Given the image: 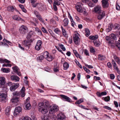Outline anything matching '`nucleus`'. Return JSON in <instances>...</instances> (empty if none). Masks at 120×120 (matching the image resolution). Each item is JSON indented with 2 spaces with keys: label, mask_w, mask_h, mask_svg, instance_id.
Wrapping results in <instances>:
<instances>
[{
  "label": "nucleus",
  "mask_w": 120,
  "mask_h": 120,
  "mask_svg": "<svg viewBox=\"0 0 120 120\" xmlns=\"http://www.w3.org/2000/svg\"><path fill=\"white\" fill-rule=\"evenodd\" d=\"M93 42L94 44V45L98 47L100 45V42L99 41H94Z\"/></svg>",
  "instance_id": "nucleus-42"
},
{
  "label": "nucleus",
  "mask_w": 120,
  "mask_h": 120,
  "mask_svg": "<svg viewBox=\"0 0 120 120\" xmlns=\"http://www.w3.org/2000/svg\"><path fill=\"white\" fill-rule=\"evenodd\" d=\"M69 22L67 18H65L63 21V25L64 26H67Z\"/></svg>",
  "instance_id": "nucleus-27"
},
{
  "label": "nucleus",
  "mask_w": 120,
  "mask_h": 120,
  "mask_svg": "<svg viewBox=\"0 0 120 120\" xmlns=\"http://www.w3.org/2000/svg\"><path fill=\"white\" fill-rule=\"evenodd\" d=\"M36 17L37 18L39 19V20L41 22H42L44 23V21L43 19L42 18L41 16L39 15H36Z\"/></svg>",
  "instance_id": "nucleus-41"
},
{
  "label": "nucleus",
  "mask_w": 120,
  "mask_h": 120,
  "mask_svg": "<svg viewBox=\"0 0 120 120\" xmlns=\"http://www.w3.org/2000/svg\"><path fill=\"white\" fill-rule=\"evenodd\" d=\"M78 106L84 109H85L87 110H89V109L88 108H86L83 105H78Z\"/></svg>",
  "instance_id": "nucleus-55"
},
{
  "label": "nucleus",
  "mask_w": 120,
  "mask_h": 120,
  "mask_svg": "<svg viewBox=\"0 0 120 120\" xmlns=\"http://www.w3.org/2000/svg\"><path fill=\"white\" fill-rule=\"evenodd\" d=\"M11 78L12 80L16 82L19 81L20 79L19 78L17 75H12L11 76Z\"/></svg>",
  "instance_id": "nucleus-20"
},
{
  "label": "nucleus",
  "mask_w": 120,
  "mask_h": 120,
  "mask_svg": "<svg viewBox=\"0 0 120 120\" xmlns=\"http://www.w3.org/2000/svg\"><path fill=\"white\" fill-rule=\"evenodd\" d=\"M65 119L66 116L64 113L60 112L57 114V120H65Z\"/></svg>",
  "instance_id": "nucleus-8"
},
{
  "label": "nucleus",
  "mask_w": 120,
  "mask_h": 120,
  "mask_svg": "<svg viewBox=\"0 0 120 120\" xmlns=\"http://www.w3.org/2000/svg\"><path fill=\"white\" fill-rule=\"evenodd\" d=\"M118 41H117L116 43V46L117 47L118 49L120 50V38H119V39Z\"/></svg>",
  "instance_id": "nucleus-38"
},
{
  "label": "nucleus",
  "mask_w": 120,
  "mask_h": 120,
  "mask_svg": "<svg viewBox=\"0 0 120 120\" xmlns=\"http://www.w3.org/2000/svg\"><path fill=\"white\" fill-rule=\"evenodd\" d=\"M84 53L86 56H89L90 55L87 49H85L84 51Z\"/></svg>",
  "instance_id": "nucleus-57"
},
{
  "label": "nucleus",
  "mask_w": 120,
  "mask_h": 120,
  "mask_svg": "<svg viewBox=\"0 0 120 120\" xmlns=\"http://www.w3.org/2000/svg\"><path fill=\"white\" fill-rule=\"evenodd\" d=\"M88 6L90 7H93L94 6V4L91 1H88L87 3Z\"/></svg>",
  "instance_id": "nucleus-46"
},
{
  "label": "nucleus",
  "mask_w": 120,
  "mask_h": 120,
  "mask_svg": "<svg viewBox=\"0 0 120 120\" xmlns=\"http://www.w3.org/2000/svg\"><path fill=\"white\" fill-rule=\"evenodd\" d=\"M30 2L32 6L34 8L38 7L39 3L36 2V1L34 0H30Z\"/></svg>",
  "instance_id": "nucleus-19"
},
{
  "label": "nucleus",
  "mask_w": 120,
  "mask_h": 120,
  "mask_svg": "<svg viewBox=\"0 0 120 120\" xmlns=\"http://www.w3.org/2000/svg\"><path fill=\"white\" fill-rule=\"evenodd\" d=\"M82 4L81 2L78 3L77 5L75 7V8L79 12L82 13L83 11V9L82 7Z\"/></svg>",
  "instance_id": "nucleus-6"
},
{
  "label": "nucleus",
  "mask_w": 120,
  "mask_h": 120,
  "mask_svg": "<svg viewBox=\"0 0 120 120\" xmlns=\"http://www.w3.org/2000/svg\"><path fill=\"white\" fill-rule=\"evenodd\" d=\"M108 0H103L102 1V6L103 8H105L109 5Z\"/></svg>",
  "instance_id": "nucleus-18"
},
{
  "label": "nucleus",
  "mask_w": 120,
  "mask_h": 120,
  "mask_svg": "<svg viewBox=\"0 0 120 120\" xmlns=\"http://www.w3.org/2000/svg\"><path fill=\"white\" fill-rule=\"evenodd\" d=\"M5 82V78L4 77H0V84L4 85Z\"/></svg>",
  "instance_id": "nucleus-26"
},
{
  "label": "nucleus",
  "mask_w": 120,
  "mask_h": 120,
  "mask_svg": "<svg viewBox=\"0 0 120 120\" xmlns=\"http://www.w3.org/2000/svg\"><path fill=\"white\" fill-rule=\"evenodd\" d=\"M89 39L91 40H95L98 39V35L95 36L90 35L89 37Z\"/></svg>",
  "instance_id": "nucleus-29"
},
{
  "label": "nucleus",
  "mask_w": 120,
  "mask_h": 120,
  "mask_svg": "<svg viewBox=\"0 0 120 120\" xmlns=\"http://www.w3.org/2000/svg\"><path fill=\"white\" fill-rule=\"evenodd\" d=\"M42 42L41 40H38L37 43L35 47V49L37 51H39L41 48L42 47Z\"/></svg>",
  "instance_id": "nucleus-7"
},
{
  "label": "nucleus",
  "mask_w": 120,
  "mask_h": 120,
  "mask_svg": "<svg viewBox=\"0 0 120 120\" xmlns=\"http://www.w3.org/2000/svg\"><path fill=\"white\" fill-rule=\"evenodd\" d=\"M49 103L48 101L45 103L41 102H39L38 105L39 111L43 114L46 113L49 110Z\"/></svg>",
  "instance_id": "nucleus-1"
},
{
  "label": "nucleus",
  "mask_w": 120,
  "mask_h": 120,
  "mask_svg": "<svg viewBox=\"0 0 120 120\" xmlns=\"http://www.w3.org/2000/svg\"><path fill=\"white\" fill-rule=\"evenodd\" d=\"M54 32L56 34H58L60 32L59 30L57 28L55 29L54 30Z\"/></svg>",
  "instance_id": "nucleus-61"
},
{
  "label": "nucleus",
  "mask_w": 120,
  "mask_h": 120,
  "mask_svg": "<svg viewBox=\"0 0 120 120\" xmlns=\"http://www.w3.org/2000/svg\"><path fill=\"white\" fill-rule=\"evenodd\" d=\"M116 8L117 10L120 11V7L118 4H116Z\"/></svg>",
  "instance_id": "nucleus-58"
},
{
  "label": "nucleus",
  "mask_w": 120,
  "mask_h": 120,
  "mask_svg": "<svg viewBox=\"0 0 120 120\" xmlns=\"http://www.w3.org/2000/svg\"><path fill=\"white\" fill-rule=\"evenodd\" d=\"M101 10V7L99 6L98 5L94 7V11L96 13H98Z\"/></svg>",
  "instance_id": "nucleus-17"
},
{
  "label": "nucleus",
  "mask_w": 120,
  "mask_h": 120,
  "mask_svg": "<svg viewBox=\"0 0 120 120\" xmlns=\"http://www.w3.org/2000/svg\"><path fill=\"white\" fill-rule=\"evenodd\" d=\"M1 70L4 73H8L10 72V69L8 68H1Z\"/></svg>",
  "instance_id": "nucleus-37"
},
{
  "label": "nucleus",
  "mask_w": 120,
  "mask_h": 120,
  "mask_svg": "<svg viewBox=\"0 0 120 120\" xmlns=\"http://www.w3.org/2000/svg\"><path fill=\"white\" fill-rule=\"evenodd\" d=\"M28 31L27 26L24 25H23L20 26L19 29V32L21 34L24 35Z\"/></svg>",
  "instance_id": "nucleus-4"
},
{
  "label": "nucleus",
  "mask_w": 120,
  "mask_h": 120,
  "mask_svg": "<svg viewBox=\"0 0 120 120\" xmlns=\"http://www.w3.org/2000/svg\"><path fill=\"white\" fill-rule=\"evenodd\" d=\"M61 28L62 29V31L63 34V35L65 37H67L68 34L67 33V32L64 29L62 26H61Z\"/></svg>",
  "instance_id": "nucleus-31"
},
{
  "label": "nucleus",
  "mask_w": 120,
  "mask_h": 120,
  "mask_svg": "<svg viewBox=\"0 0 120 120\" xmlns=\"http://www.w3.org/2000/svg\"><path fill=\"white\" fill-rule=\"evenodd\" d=\"M63 66L64 69L65 70L67 69L69 67V64L67 62H65L64 63Z\"/></svg>",
  "instance_id": "nucleus-34"
},
{
  "label": "nucleus",
  "mask_w": 120,
  "mask_h": 120,
  "mask_svg": "<svg viewBox=\"0 0 120 120\" xmlns=\"http://www.w3.org/2000/svg\"><path fill=\"white\" fill-rule=\"evenodd\" d=\"M79 34L78 33L75 34L73 36V41L76 44H79L80 41V38L79 37Z\"/></svg>",
  "instance_id": "nucleus-5"
},
{
  "label": "nucleus",
  "mask_w": 120,
  "mask_h": 120,
  "mask_svg": "<svg viewBox=\"0 0 120 120\" xmlns=\"http://www.w3.org/2000/svg\"><path fill=\"white\" fill-rule=\"evenodd\" d=\"M112 63L113 65L114 69H115L118 72H119V71H120L118 68L117 67V66H116V64L115 62L113 60H112Z\"/></svg>",
  "instance_id": "nucleus-24"
},
{
  "label": "nucleus",
  "mask_w": 120,
  "mask_h": 120,
  "mask_svg": "<svg viewBox=\"0 0 120 120\" xmlns=\"http://www.w3.org/2000/svg\"><path fill=\"white\" fill-rule=\"evenodd\" d=\"M68 18L70 19L71 21V25L72 26L74 27V26L75 24V23L74 22L73 20V18L71 15H70V14L69 12L68 13Z\"/></svg>",
  "instance_id": "nucleus-22"
},
{
  "label": "nucleus",
  "mask_w": 120,
  "mask_h": 120,
  "mask_svg": "<svg viewBox=\"0 0 120 120\" xmlns=\"http://www.w3.org/2000/svg\"><path fill=\"white\" fill-rule=\"evenodd\" d=\"M105 38L109 45H110L112 46H114L113 41L112 40L110 37L107 36Z\"/></svg>",
  "instance_id": "nucleus-15"
},
{
  "label": "nucleus",
  "mask_w": 120,
  "mask_h": 120,
  "mask_svg": "<svg viewBox=\"0 0 120 120\" xmlns=\"http://www.w3.org/2000/svg\"><path fill=\"white\" fill-rule=\"evenodd\" d=\"M98 59L99 60H104L106 58L105 56L103 55H99L98 56Z\"/></svg>",
  "instance_id": "nucleus-33"
},
{
  "label": "nucleus",
  "mask_w": 120,
  "mask_h": 120,
  "mask_svg": "<svg viewBox=\"0 0 120 120\" xmlns=\"http://www.w3.org/2000/svg\"><path fill=\"white\" fill-rule=\"evenodd\" d=\"M58 109V106L56 104H53L50 106L49 112L50 114H53L57 112Z\"/></svg>",
  "instance_id": "nucleus-3"
},
{
  "label": "nucleus",
  "mask_w": 120,
  "mask_h": 120,
  "mask_svg": "<svg viewBox=\"0 0 120 120\" xmlns=\"http://www.w3.org/2000/svg\"><path fill=\"white\" fill-rule=\"evenodd\" d=\"M23 44L26 50H28L31 45L30 42L29 41H25L23 42Z\"/></svg>",
  "instance_id": "nucleus-12"
},
{
  "label": "nucleus",
  "mask_w": 120,
  "mask_h": 120,
  "mask_svg": "<svg viewBox=\"0 0 120 120\" xmlns=\"http://www.w3.org/2000/svg\"><path fill=\"white\" fill-rule=\"evenodd\" d=\"M49 117L47 115V116H44L43 120H49Z\"/></svg>",
  "instance_id": "nucleus-63"
},
{
  "label": "nucleus",
  "mask_w": 120,
  "mask_h": 120,
  "mask_svg": "<svg viewBox=\"0 0 120 120\" xmlns=\"http://www.w3.org/2000/svg\"><path fill=\"white\" fill-rule=\"evenodd\" d=\"M11 110V107L10 106L7 107L5 110V112L6 115H9L10 114V111Z\"/></svg>",
  "instance_id": "nucleus-23"
},
{
  "label": "nucleus",
  "mask_w": 120,
  "mask_h": 120,
  "mask_svg": "<svg viewBox=\"0 0 120 120\" xmlns=\"http://www.w3.org/2000/svg\"><path fill=\"white\" fill-rule=\"evenodd\" d=\"M111 37V39H112L114 40H117V38L116 36V35L113 34H111L110 35Z\"/></svg>",
  "instance_id": "nucleus-39"
},
{
  "label": "nucleus",
  "mask_w": 120,
  "mask_h": 120,
  "mask_svg": "<svg viewBox=\"0 0 120 120\" xmlns=\"http://www.w3.org/2000/svg\"><path fill=\"white\" fill-rule=\"evenodd\" d=\"M34 34V31H31L28 33L26 37V38L28 39H30L33 35Z\"/></svg>",
  "instance_id": "nucleus-28"
},
{
  "label": "nucleus",
  "mask_w": 120,
  "mask_h": 120,
  "mask_svg": "<svg viewBox=\"0 0 120 120\" xmlns=\"http://www.w3.org/2000/svg\"><path fill=\"white\" fill-rule=\"evenodd\" d=\"M41 30L44 33H47V32L46 30L45 29V28L44 27H42L41 28Z\"/></svg>",
  "instance_id": "nucleus-59"
},
{
  "label": "nucleus",
  "mask_w": 120,
  "mask_h": 120,
  "mask_svg": "<svg viewBox=\"0 0 120 120\" xmlns=\"http://www.w3.org/2000/svg\"><path fill=\"white\" fill-rule=\"evenodd\" d=\"M19 17L17 15H15L13 16L12 18L13 19L18 21H19Z\"/></svg>",
  "instance_id": "nucleus-51"
},
{
  "label": "nucleus",
  "mask_w": 120,
  "mask_h": 120,
  "mask_svg": "<svg viewBox=\"0 0 120 120\" xmlns=\"http://www.w3.org/2000/svg\"><path fill=\"white\" fill-rule=\"evenodd\" d=\"M90 52L92 53H94L95 52V49L92 47H91L90 48Z\"/></svg>",
  "instance_id": "nucleus-53"
},
{
  "label": "nucleus",
  "mask_w": 120,
  "mask_h": 120,
  "mask_svg": "<svg viewBox=\"0 0 120 120\" xmlns=\"http://www.w3.org/2000/svg\"><path fill=\"white\" fill-rule=\"evenodd\" d=\"M7 95L5 94L2 93L0 95V101L3 102H6Z\"/></svg>",
  "instance_id": "nucleus-14"
},
{
  "label": "nucleus",
  "mask_w": 120,
  "mask_h": 120,
  "mask_svg": "<svg viewBox=\"0 0 120 120\" xmlns=\"http://www.w3.org/2000/svg\"><path fill=\"white\" fill-rule=\"evenodd\" d=\"M53 70L55 72H58L59 71V68L58 67H55L53 69Z\"/></svg>",
  "instance_id": "nucleus-52"
},
{
  "label": "nucleus",
  "mask_w": 120,
  "mask_h": 120,
  "mask_svg": "<svg viewBox=\"0 0 120 120\" xmlns=\"http://www.w3.org/2000/svg\"><path fill=\"white\" fill-rule=\"evenodd\" d=\"M14 7L12 6H9L7 8V10L9 11L13 12L14 11Z\"/></svg>",
  "instance_id": "nucleus-40"
},
{
  "label": "nucleus",
  "mask_w": 120,
  "mask_h": 120,
  "mask_svg": "<svg viewBox=\"0 0 120 120\" xmlns=\"http://www.w3.org/2000/svg\"><path fill=\"white\" fill-rule=\"evenodd\" d=\"M44 58L43 56L42 55H41L39 57L37 58V59L39 61H41L43 60Z\"/></svg>",
  "instance_id": "nucleus-54"
},
{
  "label": "nucleus",
  "mask_w": 120,
  "mask_h": 120,
  "mask_svg": "<svg viewBox=\"0 0 120 120\" xmlns=\"http://www.w3.org/2000/svg\"><path fill=\"white\" fill-rule=\"evenodd\" d=\"M8 90L9 89L6 86L3 87L2 88V91L3 92H4L6 93Z\"/></svg>",
  "instance_id": "nucleus-47"
},
{
  "label": "nucleus",
  "mask_w": 120,
  "mask_h": 120,
  "mask_svg": "<svg viewBox=\"0 0 120 120\" xmlns=\"http://www.w3.org/2000/svg\"><path fill=\"white\" fill-rule=\"evenodd\" d=\"M53 4H55L57 6H59L60 5V3L57 0H55L53 2Z\"/></svg>",
  "instance_id": "nucleus-48"
},
{
  "label": "nucleus",
  "mask_w": 120,
  "mask_h": 120,
  "mask_svg": "<svg viewBox=\"0 0 120 120\" xmlns=\"http://www.w3.org/2000/svg\"><path fill=\"white\" fill-rule=\"evenodd\" d=\"M49 54V52L47 51H46L43 53L42 56H43L44 58L46 59Z\"/></svg>",
  "instance_id": "nucleus-44"
},
{
  "label": "nucleus",
  "mask_w": 120,
  "mask_h": 120,
  "mask_svg": "<svg viewBox=\"0 0 120 120\" xmlns=\"http://www.w3.org/2000/svg\"><path fill=\"white\" fill-rule=\"evenodd\" d=\"M22 108L20 107L19 106L16 107L14 113V115L16 116L22 111Z\"/></svg>",
  "instance_id": "nucleus-9"
},
{
  "label": "nucleus",
  "mask_w": 120,
  "mask_h": 120,
  "mask_svg": "<svg viewBox=\"0 0 120 120\" xmlns=\"http://www.w3.org/2000/svg\"><path fill=\"white\" fill-rule=\"evenodd\" d=\"M37 8L39 10L41 11H43L46 9V7L45 5L39 3L38 4Z\"/></svg>",
  "instance_id": "nucleus-13"
},
{
  "label": "nucleus",
  "mask_w": 120,
  "mask_h": 120,
  "mask_svg": "<svg viewBox=\"0 0 120 120\" xmlns=\"http://www.w3.org/2000/svg\"><path fill=\"white\" fill-rule=\"evenodd\" d=\"M20 120H32L29 117L26 116L23 118H22L20 119Z\"/></svg>",
  "instance_id": "nucleus-45"
},
{
  "label": "nucleus",
  "mask_w": 120,
  "mask_h": 120,
  "mask_svg": "<svg viewBox=\"0 0 120 120\" xmlns=\"http://www.w3.org/2000/svg\"><path fill=\"white\" fill-rule=\"evenodd\" d=\"M19 97L18 96H14L11 100V101L12 102L16 103L17 104V102L19 101Z\"/></svg>",
  "instance_id": "nucleus-21"
},
{
  "label": "nucleus",
  "mask_w": 120,
  "mask_h": 120,
  "mask_svg": "<svg viewBox=\"0 0 120 120\" xmlns=\"http://www.w3.org/2000/svg\"><path fill=\"white\" fill-rule=\"evenodd\" d=\"M60 46L64 51L66 50L64 46L62 44H60Z\"/></svg>",
  "instance_id": "nucleus-56"
},
{
  "label": "nucleus",
  "mask_w": 120,
  "mask_h": 120,
  "mask_svg": "<svg viewBox=\"0 0 120 120\" xmlns=\"http://www.w3.org/2000/svg\"><path fill=\"white\" fill-rule=\"evenodd\" d=\"M98 13V19L99 20L102 19L105 15V11L103 10L101 11H100Z\"/></svg>",
  "instance_id": "nucleus-10"
},
{
  "label": "nucleus",
  "mask_w": 120,
  "mask_h": 120,
  "mask_svg": "<svg viewBox=\"0 0 120 120\" xmlns=\"http://www.w3.org/2000/svg\"><path fill=\"white\" fill-rule=\"evenodd\" d=\"M108 27H110L111 28H112H112H113V25L112 23H110Z\"/></svg>",
  "instance_id": "nucleus-60"
},
{
  "label": "nucleus",
  "mask_w": 120,
  "mask_h": 120,
  "mask_svg": "<svg viewBox=\"0 0 120 120\" xmlns=\"http://www.w3.org/2000/svg\"><path fill=\"white\" fill-rule=\"evenodd\" d=\"M25 88L23 86L21 89L20 94L21 96L22 97H23L25 96Z\"/></svg>",
  "instance_id": "nucleus-25"
},
{
  "label": "nucleus",
  "mask_w": 120,
  "mask_h": 120,
  "mask_svg": "<svg viewBox=\"0 0 120 120\" xmlns=\"http://www.w3.org/2000/svg\"><path fill=\"white\" fill-rule=\"evenodd\" d=\"M7 85L10 86V89L11 91H15L19 86V84L18 83H12L10 82H8Z\"/></svg>",
  "instance_id": "nucleus-2"
},
{
  "label": "nucleus",
  "mask_w": 120,
  "mask_h": 120,
  "mask_svg": "<svg viewBox=\"0 0 120 120\" xmlns=\"http://www.w3.org/2000/svg\"><path fill=\"white\" fill-rule=\"evenodd\" d=\"M107 66L108 67L110 68H112V66L111 63L110 62H108L107 64Z\"/></svg>",
  "instance_id": "nucleus-62"
},
{
  "label": "nucleus",
  "mask_w": 120,
  "mask_h": 120,
  "mask_svg": "<svg viewBox=\"0 0 120 120\" xmlns=\"http://www.w3.org/2000/svg\"><path fill=\"white\" fill-rule=\"evenodd\" d=\"M14 71L16 73L19 71V68L17 66H14L13 68Z\"/></svg>",
  "instance_id": "nucleus-50"
},
{
  "label": "nucleus",
  "mask_w": 120,
  "mask_h": 120,
  "mask_svg": "<svg viewBox=\"0 0 120 120\" xmlns=\"http://www.w3.org/2000/svg\"><path fill=\"white\" fill-rule=\"evenodd\" d=\"M120 28V26L119 24H115L113 25V29L118 30Z\"/></svg>",
  "instance_id": "nucleus-36"
},
{
  "label": "nucleus",
  "mask_w": 120,
  "mask_h": 120,
  "mask_svg": "<svg viewBox=\"0 0 120 120\" xmlns=\"http://www.w3.org/2000/svg\"><path fill=\"white\" fill-rule=\"evenodd\" d=\"M54 57H53L52 55H49V54L48 55L46 59L49 61H50L54 59Z\"/></svg>",
  "instance_id": "nucleus-32"
},
{
  "label": "nucleus",
  "mask_w": 120,
  "mask_h": 120,
  "mask_svg": "<svg viewBox=\"0 0 120 120\" xmlns=\"http://www.w3.org/2000/svg\"><path fill=\"white\" fill-rule=\"evenodd\" d=\"M30 99V98L29 97H28L26 99V100L25 106L27 110L30 109L31 108L30 101H29Z\"/></svg>",
  "instance_id": "nucleus-11"
},
{
  "label": "nucleus",
  "mask_w": 120,
  "mask_h": 120,
  "mask_svg": "<svg viewBox=\"0 0 120 120\" xmlns=\"http://www.w3.org/2000/svg\"><path fill=\"white\" fill-rule=\"evenodd\" d=\"M0 62L1 63H9L11 62L6 59H2L0 58Z\"/></svg>",
  "instance_id": "nucleus-30"
},
{
  "label": "nucleus",
  "mask_w": 120,
  "mask_h": 120,
  "mask_svg": "<svg viewBox=\"0 0 120 120\" xmlns=\"http://www.w3.org/2000/svg\"><path fill=\"white\" fill-rule=\"evenodd\" d=\"M102 99L104 100L105 101L108 102L110 100V98L109 96H107L105 98L103 97L102 98Z\"/></svg>",
  "instance_id": "nucleus-49"
},
{
  "label": "nucleus",
  "mask_w": 120,
  "mask_h": 120,
  "mask_svg": "<svg viewBox=\"0 0 120 120\" xmlns=\"http://www.w3.org/2000/svg\"><path fill=\"white\" fill-rule=\"evenodd\" d=\"M85 35L86 37L90 35V31L88 28H85Z\"/></svg>",
  "instance_id": "nucleus-35"
},
{
  "label": "nucleus",
  "mask_w": 120,
  "mask_h": 120,
  "mask_svg": "<svg viewBox=\"0 0 120 120\" xmlns=\"http://www.w3.org/2000/svg\"><path fill=\"white\" fill-rule=\"evenodd\" d=\"M20 94L18 92H16L15 93H14L13 94V95L14 96H18Z\"/></svg>",
  "instance_id": "nucleus-64"
},
{
  "label": "nucleus",
  "mask_w": 120,
  "mask_h": 120,
  "mask_svg": "<svg viewBox=\"0 0 120 120\" xmlns=\"http://www.w3.org/2000/svg\"><path fill=\"white\" fill-rule=\"evenodd\" d=\"M60 96L63 98V100L64 101H67L69 102L72 101V100L71 99L67 96L63 95H61Z\"/></svg>",
  "instance_id": "nucleus-16"
},
{
  "label": "nucleus",
  "mask_w": 120,
  "mask_h": 120,
  "mask_svg": "<svg viewBox=\"0 0 120 120\" xmlns=\"http://www.w3.org/2000/svg\"><path fill=\"white\" fill-rule=\"evenodd\" d=\"M83 99L82 98H81L80 99L78 100L75 103V104H79L81 103L82 102H83Z\"/></svg>",
  "instance_id": "nucleus-43"
}]
</instances>
